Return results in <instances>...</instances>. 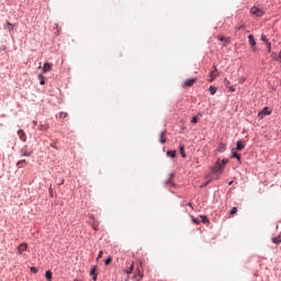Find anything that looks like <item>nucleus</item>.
Segmentation results:
<instances>
[{
    "label": "nucleus",
    "mask_w": 281,
    "mask_h": 281,
    "mask_svg": "<svg viewBox=\"0 0 281 281\" xmlns=\"http://www.w3.org/2000/svg\"><path fill=\"white\" fill-rule=\"evenodd\" d=\"M34 151L27 145L21 148L20 154L22 157H32Z\"/></svg>",
    "instance_id": "1"
},
{
    "label": "nucleus",
    "mask_w": 281,
    "mask_h": 281,
    "mask_svg": "<svg viewBox=\"0 0 281 281\" xmlns=\"http://www.w3.org/2000/svg\"><path fill=\"white\" fill-rule=\"evenodd\" d=\"M250 14H252V16H265V11L258 7H252L250 9Z\"/></svg>",
    "instance_id": "2"
},
{
    "label": "nucleus",
    "mask_w": 281,
    "mask_h": 281,
    "mask_svg": "<svg viewBox=\"0 0 281 281\" xmlns=\"http://www.w3.org/2000/svg\"><path fill=\"white\" fill-rule=\"evenodd\" d=\"M223 164H221V159H218L215 164V166L212 167V172L213 175H216V172H221V170H223Z\"/></svg>",
    "instance_id": "3"
},
{
    "label": "nucleus",
    "mask_w": 281,
    "mask_h": 281,
    "mask_svg": "<svg viewBox=\"0 0 281 281\" xmlns=\"http://www.w3.org/2000/svg\"><path fill=\"white\" fill-rule=\"evenodd\" d=\"M248 43L251 45L252 52H256V37L252 34L248 36Z\"/></svg>",
    "instance_id": "4"
},
{
    "label": "nucleus",
    "mask_w": 281,
    "mask_h": 281,
    "mask_svg": "<svg viewBox=\"0 0 281 281\" xmlns=\"http://www.w3.org/2000/svg\"><path fill=\"white\" fill-rule=\"evenodd\" d=\"M27 251V243H22L18 246V254H20V256L24 252Z\"/></svg>",
    "instance_id": "5"
},
{
    "label": "nucleus",
    "mask_w": 281,
    "mask_h": 281,
    "mask_svg": "<svg viewBox=\"0 0 281 281\" xmlns=\"http://www.w3.org/2000/svg\"><path fill=\"white\" fill-rule=\"evenodd\" d=\"M259 117L260 120H262V117H265V115H271V110L269 108H263V110L261 112H259Z\"/></svg>",
    "instance_id": "6"
},
{
    "label": "nucleus",
    "mask_w": 281,
    "mask_h": 281,
    "mask_svg": "<svg viewBox=\"0 0 281 281\" xmlns=\"http://www.w3.org/2000/svg\"><path fill=\"white\" fill-rule=\"evenodd\" d=\"M196 82V78H192V79H187L183 83V87L184 88H188V87H192L194 86V83Z\"/></svg>",
    "instance_id": "7"
},
{
    "label": "nucleus",
    "mask_w": 281,
    "mask_h": 281,
    "mask_svg": "<svg viewBox=\"0 0 281 281\" xmlns=\"http://www.w3.org/2000/svg\"><path fill=\"white\" fill-rule=\"evenodd\" d=\"M52 67H54V64L45 63L43 66V74H47V71H52Z\"/></svg>",
    "instance_id": "8"
},
{
    "label": "nucleus",
    "mask_w": 281,
    "mask_h": 281,
    "mask_svg": "<svg viewBox=\"0 0 281 281\" xmlns=\"http://www.w3.org/2000/svg\"><path fill=\"white\" fill-rule=\"evenodd\" d=\"M18 135H19V138L21 139V142H27V136L25 135V131L19 130Z\"/></svg>",
    "instance_id": "9"
},
{
    "label": "nucleus",
    "mask_w": 281,
    "mask_h": 281,
    "mask_svg": "<svg viewBox=\"0 0 281 281\" xmlns=\"http://www.w3.org/2000/svg\"><path fill=\"white\" fill-rule=\"evenodd\" d=\"M245 23L240 22L238 23L236 26H235V31H236V34H238V32H245Z\"/></svg>",
    "instance_id": "10"
},
{
    "label": "nucleus",
    "mask_w": 281,
    "mask_h": 281,
    "mask_svg": "<svg viewBox=\"0 0 281 281\" xmlns=\"http://www.w3.org/2000/svg\"><path fill=\"white\" fill-rule=\"evenodd\" d=\"M175 179V173H170L168 180H166V186H175V182L172 181Z\"/></svg>",
    "instance_id": "11"
},
{
    "label": "nucleus",
    "mask_w": 281,
    "mask_h": 281,
    "mask_svg": "<svg viewBox=\"0 0 281 281\" xmlns=\"http://www.w3.org/2000/svg\"><path fill=\"white\" fill-rule=\"evenodd\" d=\"M217 38L218 41H222V43H224L223 47H225V45L229 43V37H225L224 35H218Z\"/></svg>",
    "instance_id": "12"
},
{
    "label": "nucleus",
    "mask_w": 281,
    "mask_h": 281,
    "mask_svg": "<svg viewBox=\"0 0 281 281\" xmlns=\"http://www.w3.org/2000/svg\"><path fill=\"white\" fill-rule=\"evenodd\" d=\"M227 150V145L220 143L217 146V153H225Z\"/></svg>",
    "instance_id": "13"
},
{
    "label": "nucleus",
    "mask_w": 281,
    "mask_h": 281,
    "mask_svg": "<svg viewBox=\"0 0 281 281\" xmlns=\"http://www.w3.org/2000/svg\"><path fill=\"white\" fill-rule=\"evenodd\" d=\"M236 146V150H245V143L243 140H238Z\"/></svg>",
    "instance_id": "14"
},
{
    "label": "nucleus",
    "mask_w": 281,
    "mask_h": 281,
    "mask_svg": "<svg viewBox=\"0 0 281 281\" xmlns=\"http://www.w3.org/2000/svg\"><path fill=\"white\" fill-rule=\"evenodd\" d=\"M134 278H136L137 281H142L144 273H142L140 269H137V273L134 276Z\"/></svg>",
    "instance_id": "15"
},
{
    "label": "nucleus",
    "mask_w": 281,
    "mask_h": 281,
    "mask_svg": "<svg viewBox=\"0 0 281 281\" xmlns=\"http://www.w3.org/2000/svg\"><path fill=\"white\" fill-rule=\"evenodd\" d=\"M232 157L240 162V154L236 153V149H232Z\"/></svg>",
    "instance_id": "16"
},
{
    "label": "nucleus",
    "mask_w": 281,
    "mask_h": 281,
    "mask_svg": "<svg viewBox=\"0 0 281 281\" xmlns=\"http://www.w3.org/2000/svg\"><path fill=\"white\" fill-rule=\"evenodd\" d=\"M167 157H171V159H175L177 157V150H168Z\"/></svg>",
    "instance_id": "17"
},
{
    "label": "nucleus",
    "mask_w": 281,
    "mask_h": 281,
    "mask_svg": "<svg viewBox=\"0 0 281 281\" xmlns=\"http://www.w3.org/2000/svg\"><path fill=\"white\" fill-rule=\"evenodd\" d=\"M134 269H135V263H132L131 267L127 270H125V273L127 276H131L133 273Z\"/></svg>",
    "instance_id": "18"
},
{
    "label": "nucleus",
    "mask_w": 281,
    "mask_h": 281,
    "mask_svg": "<svg viewBox=\"0 0 281 281\" xmlns=\"http://www.w3.org/2000/svg\"><path fill=\"white\" fill-rule=\"evenodd\" d=\"M209 91H210L211 95H216V91H218V89L214 86H211L209 88Z\"/></svg>",
    "instance_id": "19"
},
{
    "label": "nucleus",
    "mask_w": 281,
    "mask_h": 281,
    "mask_svg": "<svg viewBox=\"0 0 281 281\" xmlns=\"http://www.w3.org/2000/svg\"><path fill=\"white\" fill-rule=\"evenodd\" d=\"M160 144H166V131L160 133Z\"/></svg>",
    "instance_id": "20"
},
{
    "label": "nucleus",
    "mask_w": 281,
    "mask_h": 281,
    "mask_svg": "<svg viewBox=\"0 0 281 281\" xmlns=\"http://www.w3.org/2000/svg\"><path fill=\"white\" fill-rule=\"evenodd\" d=\"M179 150H180V155L183 159H186V148L183 147V145L179 146Z\"/></svg>",
    "instance_id": "21"
},
{
    "label": "nucleus",
    "mask_w": 281,
    "mask_h": 281,
    "mask_svg": "<svg viewBox=\"0 0 281 281\" xmlns=\"http://www.w3.org/2000/svg\"><path fill=\"white\" fill-rule=\"evenodd\" d=\"M25 164H27V161L25 159H22V160L18 161L16 166H18V168H24Z\"/></svg>",
    "instance_id": "22"
},
{
    "label": "nucleus",
    "mask_w": 281,
    "mask_h": 281,
    "mask_svg": "<svg viewBox=\"0 0 281 281\" xmlns=\"http://www.w3.org/2000/svg\"><path fill=\"white\" fill-rule=\"evenodd\" d=\"M272 243H274V245H280L281 243V235H278L277 237L272 238Z\"/></svg>",
    "instance_id": "23"
},
{
    "label": "nucleus",
    "mask_w": 281,
    "mask_h": 281,
    "mask_svg": "<svg viewBox=\"0 0 281 281\" xmlns=\"http://www.w3.org/2000/svg\"><path fill=\"white\" fill-rule=\"evenodd\" d=\"M215 78H216V72L211 71L209 82H214Z\"/></svg>",
    "instance_id": "24"
},
{
    "label": "nucleus",
    "mask_w": 281,
    "mask_h": 281,
    "mask_svg": "<svg viewBox=\"0 0 281 281\" xmlns=\"http://www.w3.org/2000/svg\"><path fill=\"white\" fill-rule=\"evenodd\" d=\"M97 274H98V266H93L90 271V276H97Z\"/></svg>",
    "instance_id": "25"
},
{
    "label": "nucleus",
    "mask_w": 281,
    "mask_h": 281,
    "mask_svg": "<svg viewBox=\"0 0 281 281\" xmlns=\"http://www.w3.org/2000/svg\"><path fill=\"white\" fill-rule=\"evenodd\" d=\"M40 85H45V77L43 75H38Z\"/></svg>",
    "instance_id": "26"
},
{
    "label": "nucleus",
    "mask_w": 281,
    "mask_h": 281,
    "mask_svg": "<svg viewBox=\"0 0 281 281\" xmlns=\"http://www.w3.org/2000/svg\"><path fill=\"white\" fill-rule=\"evenodd\" d=\"M46 280L52 281V272L49 270L45 273Z\"/></svg>",
    "instance_id": "27"
},
{
    "label": "nucleus",
    "mask_w": 281,
    "mask_h": 281,
    "mask_svg": "<svg viewBox=\"0 0 281 281\" xmlns=\"http://www.w3.org/2000/svg\"><path fill=\"white\" fill-rule=\"evenodd\" d=\"M200 218H201L202 223H210V220H207V216H205V215H201Z\"/></svg>",
    "instance_id": "28"
},
{
    "label": "nucleus",
    "mask_w": 281,
    "mask_h": 281,
    "mask_svg": "<svg viewBox=\"0 0 281 281\" xmlns=\"http://www.w3.org/2000/svg\"><path fill=\"white\" fill-rule=\"evenodd\" d=\"M237 212H238V207L234 206V207L231 210L229 214H231L232 216H234V214H236Z\"/></svg>",
    "instance_id": "29"
},
{
    "label": "nucleus",
    "mask_w": 281,
    "mask_h": 281,
    "mask_svg": "<svg viewBox=\"0 0 281 281\" xmlns=\"http://www.w3.org/2000/svg\"><path fill=\"white\" fill-rule=\"evenodd\" d=\"M192 223H194V225H200L201 224V220H199L196 217H192Z\"/></svg>",
    "instance_id": "30"
},
{
    "label": "nucleus",
    "mask_w": 281,
    "mask_h": 281,
    "mask_svg": "<svg viewBox=\"0 0 281 281\" xmlns=\"http://www.w3.org/2000/svg\"><path fill=\"white\" fill-rule=\"evenodd\" d=\"M111 262H113V258L109 256V258L105 259V266L111 265Z\"/></svg>",
    "instance_id": "31"
},
{
    "label": "nucleus",
    "mask_w": 281,
    "mask_h": 281,
    "mask_svg": "<svg viewBox=\"0 0 281 281\" xmlns=\"http://www.w3.org/2000/svg\"><path fill=\"white\" fill-rule=\"evenodd\" d=\"M58 116L60 117V120H65V117H67V112H60Z\"/></svg>",
    "instance_id": "32"
},
{
    "label": "nucleus",
    "mask_w": 281,
    "mask_h": 281,
    "mask_svg": "<svg viewBox=\"0 0 281 281\" xmlns=\"http://www.w3.org/2000/svg\"><path fill=\"white\" fill-rule=\"evenodd\" d=\"M261 41H263V43H269V38H267V35L265 34L261 35Z\"/></svg>",
    "instance_id": "33"
},
{
    "label": "nucleus",
    "mask_w": 281,
    "mask_h": 281,
    "mask_svg": "<svg viewBox=\"0 0 281 281\" xmlns=\"http://www.w3.org/2000/svg\"><path fill=\"white\" fill-rule=\"evenodd\" d=\"M49 128V125H40V131H47Z\"/></svg>",
    "instance_id": "34"
},
{
    "label": "nucleus",
    "mask_w": 281,
    "mask_h": 281,
    "mask_svg": "<svg viewBox=\"0 0 281 281\" xmlns=\"http://www.w3.org/2000/svg\"><path fill=\"white\" fill-rule=\"evenodd\" d=\"M196 122H199V117L198 116H193L191 120L192 124H196Z\"/></svg>",
    "instance_id": "35"
},
{
    "label": "nucleus",
    "mask_w": 281,
    "mask_h": 281,
    "mask_svg": "<svg viewBox=\"0 0 281 281\" xmlns=\"http://www.w3.org/2000/svg\"><path fill=\"white\" fill-rule=\"evenodd\" d=\"M102 256H104V251L100 250L97 260H100V258H102Z\"/></svg>",
    "instance_id": "36"
},
{
    "label": "nucleus",
    "mask_w": 281,
    "mask_h": 281,
    "mask_svg": "<svg viewBox=\"0 0 281 281\" xmlns=\"http://www.w3.org/2000/svg\"><path fill=\"white\" fill-rule=\"evenodd\" d=\"M31 272H32V273H38V269H36V267H32V268H31Z\"/></svg>",
    "instance_id": "37"
},
{
    "label": "nucleus",
    "mask_w": 281,
    "mask_h": 281,
    "mask_svg": "<svg viewBox=\"0 0 281 281\" xmlns=\"http://www.w3.org/2000/svg\"><path fill=\"white\" fill-rule=\"evenodd\" d=\"M227 161H228L227 159H223V160H221V164H222L223 168H225V166H226Z\"/></svg>",
    "instance_id": "38"
},
{
    "label": "nucleus",
    "mask_w": 281,
    "mask_h": 281,
    "mask_svg": "<svg viewBox=\"0 0 281 281\" xmlns=\"http://www.w3.org/2000/svg\"><path fill=\"white\" fill-rule=\"evenodd\" d=\"M266 45L268 47V52H271V42H267Z\"/></svg>",
    "instance_id": "39"
},
{
    "label": "nucleus",
    "mask_w": 281,
    "mask_h": 281,
    "mask_svg": "<svg viewBox=\"0 0 281 281\" xmlns=\"http://www.w3.org/2000/svg\"><path fill=\"white\" fill-rule=\"evenodd\" d=\"M229 91H232V93L236 92V88H234L233 86L228 87Z\"/></svg>",
    "instance_id": "40"
},
{
    "label": "nucleus",
    "mask_w": 281,
    "mask_h": 281,
    "mask_svg": "<svg viewBox=\"0 0 281 281\" xmlns=\"http://www.w3.org/2000/svg\"><path fill=\"white\" fill-rule=\"evenodd\" d=\"M212 180L206 181L204 184L201 186V188H207V184L211 182Z\"/></svg>",
    "instance_id": "41"
},
{
    "label": "nucleus",
    "mask_w": 281,
    "mask_h": 281,
    "mask_svg": "<svg viewBox=\"0 0 281 281\" xmlns=\"http://www.w3.org/2000/svg\"><path fill=\"white\" fill-rule=\"evenodd\" d=\"M224 82H225V87H228V88L231 87V86H229V85H231V83H229V80L225 79Z\"/></svg>",
    "instance_id": "42"
},
{
    "label": "nucleus",
    "mask_w": 281,
    "mask_h": 281,
    "mask_svg": "<svg viewBox=\"0 0 281 281\" xmlns=\"http://www.w3.org/2000/svg\"><path fill=\"white\" fill-rule=\"evenodd\" d=\"M92 280H93V281H98V274H93V276H92Z\"/></svg>",
    "instance_id": "43"
},
{
    "label": "nucleus",
    "mask_w": 281,
    "mask_h": 281,
    "mask_svg": "<svg viewBox=\"0 0 281 281\" xmlns=\"http://www.w3.org/2000/svg\"><path fill=\"white\" fill-rule=\"evenodd\" d=\"M92 227L95 229V232H98V224H93Z\"/></svg>",
    "instance_id": "44"
},
{
    "label": "nucleus",
    "mask_w": 281,
    "mask_h": 281,
    "mask_svg": "<svg viewBox=\"0 0 281 281\" xmlns=\"http://www.w3.org/2000/svg\"><path fill=\"white\" fill-rule=\"evenodd\" d=\"M128 280H131V274H127V277L125 279V281H128Z\"/></svg>",
    "instance_id": "45"
},
{
    "label": "nucleus",
    "mask_w": 281,
    "mask_h": 281,
    "mask_svg": "<svg viewBox=\"0 0 281 281\" xmlns=\"http://www.w3.org/2000/svg\"><path fill=\"white\" fill-rule=\"evenodd\" d=\"M278 58L281 61V52L279 53Z\"/></svg>",
    "instance_id": "46"
},
{
    "label": "nucleus",
    "mask_w": 281,
    "mask_h": 281,
    "mask_svg": "<svg viewBox=\"0 0 281 281\" xmlns=\"http://www.w3.org/2000/svg\"><path fill=\"white\" fill-rule=\"evenodd\" d=\"M7 25H9L10 27H12V23H10V22H7Z\"/></svg>",
    "instance_id": "47"
},
{
    "label": "nucleus",
    "mask_w": 281,
    "mask_h": 281,
    "mask_svg": "<svg viewBox=\"0 0 281 281\" xmlns=\"http://www.w3.org/2000/svg\"><path fill=\"white\" fill-rule=\"evenodd\" d=\"M239 82H240V85H243V82H245V79H240Z\"/></svg>",
    "instance_id": "48"
},
{
    "label": "nucleus",
    "mask_w": 281,
    "mask_h": 281,
    "mask_svg": "<svg viewBox=\"0 0 281 281\" xmlns=\"http://www.w3.org/2000/svg\"><path fill=\"white\" fill-rule=\"evenodd\" d=\"M188 205H189V207H192V209H193L192 203L189 202Z\"/></svg>",
    "instance_id": "49"
},
{
    "label": "nucleus",
    "mask_w": 281,
    "mask_h": 281,
    "mask_svg": "<svg viewBox=\"0 0 281 281\" xmlns=\"http://www.w3.org/2000/svg\"><path fill=\"white\" fill-rule=\"evenodd\" d=\"M63 183H65V180L61 181L60 186H63Z\"/></svg>",
    "instance_id": "50"
},
{
    "label": "nucleus",
    "mask_w": 281,
    "mask_h": 281,
    "mask_svg": "<svg viewBox=\"0 0 281 281\" xmlns=\"http://www.w3.org/2000/svg\"><path fill=\"white\" fill-rule=\"evenodd\" d=\"M9 31H12V27H9Z\"/></svg>",
    "instance_id": "51"
}]
</instances>
